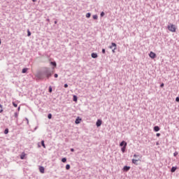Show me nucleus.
<instances>
[{
	"label": "nucleus",
	"instance_id": "79ce46f5",
	"mask_svg": "<svg viewBox=\"0 0 179 179\" xmlns=\"http://www.w3.org/2000/svg\"><path fill=\"white\" fill-rule=\"evenodd\" d=\"M55 24H57V21H56V22H55Z\"/></svg>",
	"mask_w": 179,
	"mask_h": 179
},
{
	"label": "nucleus",
	"instance_id": "9b49d317",
	"mask_svg": "<svg viewBox=\"0 0 179 179\" xmlns=\"http://www.w3.org/2000/svg\"><path fill=\"white\" fill-rule=\"evenodd\" d=\"M120 146H127V142L122 141L120 144Z\"/></svg>",
	"mask_w": 179,
	"mask_h": 179
},
{
	"label": "nucleus",
	"instance_id": "37998d69",
	"mask_svg": "<svg viewBox=\"0 0 179 179\" xmlns=\"http://www.w3.org/2000/svg\"><path fill=\"white\" fill-rule=\"evenodd\" d=\"M0 45H1V41H0Z\"/></svg>",
	"mask_w": 179,
	"mask_h": 179
},
{
	"label": "nucleus",
	"instance_id": "39448f33",
	"mask_svg": "<svg viewBox=\"0 0 179 179\" xmlns=\"http://www.w3.org/2000/svg\"><path fill=\"white\" fill-rule=\"evenodd\" d=\"M39 171H40V173H41L42 174H44V171H45L44 166H40V167H39Z\"/></svg>",
	"mask_w": 179,
	"mask_h": 179
},
{
	"label": "nucleus",
	"instance_id": "6ab92c4d",
	"mask_svg": "<svg viewBox=\"0 0 179 179\" xmlns=\"http://www.w3.org/2000/svg\"><path fill=\"white\" fill-rule=\"evenodd\" d=\"M73 101H78V96L76 95L73 96Z\"/></svg>",
	"mask_w": 179,
	"mask_h": 179
},
{
	"label": "nucleus",
	"instance_id": "c03bdc74",
	"mask_svg": "<svg viewBox=\"0 0 179 179\" xmlns=\"http://www.w3.org/2000/svg\"><path fill=\"white\" fill-rule=\"evenodd\" d=\"M178 1H179V0H178Z\"/></svg>",
	"mask_w": 179,
	"mask_h": 179
},
{
	"label": "nucleus",
	"instance_id": "72a5a7b5",
	"mask_svg": "<svg viewBox=\"0 0 179 179\" xmlns=\"http://www.w3.org/2000/svg\"><path fill=\"white\" fill-rule=\"evenodd\" d=\"M176 101H179V97H176Z\"/></svg>",
	"mask_w": 179,
	"mask_h": 179
},
{
	"label": "nucleus",
	"instance_id": "ea45409f",
	"mask_svg": "<svg viewBox=\"0 0 179 179\" xmlns=\"http://www.w3.org/2000/svg\"><path fill=\"white\" fill-rule=\"evenodd\" d=\"M112 51H113V52H115V50H114V49Z\"/></svg>",
	"mask_w": 179,
	"mask_h": 179
},
{
	"label": "nucleus",
	"instance_id": "2eb2a0df",
	"mask_svg": "<svg viewBox=\"0 0 179 179\" xmlns=\"http://www.w3.org/2000/svg\"><path fill=\"white\" fill-rule=\"evenodd\" d=\"M50 65H52L53 66H57V63L55 62H51Z\"/></svg>",
	"mask_w": 179,
	"mask_h": 179
},
{
	"label": "nucleus",
	"instance_id": "58836bf2",
	"mask_svg": "<svg viewBox=\"0 0 179 179\" xmlns=\"http://www.w3.org/2000/svg\"><path fill=\"white\" fill-rule=\"evenodd\" d=\"M18 111H20V106L18 107Z\"/></svg>",
	"mask_w": 179,
	"mask_h": 179
},
{
	"label": "nucleus",
	"instance_id": "e433bc0d",
	"mask_svg": "<svg viewBox=\"0 0 179 179\" xmlns=\"http://www.w3.org/2000/svg\"><path fill=\"white\" fill-rule=\"evenodd\" d=\"M64 87H66V88L68 87V84H65Z\"/></svg>",
	"mask_w": 179,
	"mask_h": 179
},
{
	"label": "nucleus",
	"instance_id": "ddd939ff",
	"mask_svg": "<svg viewBox=\"0 0 179 179\" xmlns=\"http://www.w3.org/2000/svg\"><path fill=\"white\" fill-rule=\"evenodd\" d=\"M177 170V167L173 166L171 169V173H174Z\"/></svg>",
	"mask_w": 179,
	"mask_h": 179
},
{
	"label": "nucleus",
	"instance_id": "7c9ffc66",
	"mask_svg": "<svg viewBox=\"0 0 179 179\" xmlns=\"http://www.w3.org/2000/svg\"><path fill=\"white\" fill-rule=\"evenodd\" d=\"M103 16H104V12H102V13H101V17H103Z\"/></svg>",
	"mask_w": 179,
	"mask_h": 179
},
{
	"label": "nucleus",
	"instance_id": "412c9836",
	"mask_svg": "<svg viewBox=\"0 0 179 179\" xmlns=\"http://www.w3.org/2000/svg\"><path fill=\"white\" fill-rule=\"evenodd\" d=\"M41 145H42L43 148H44V149H45V144H44V141H41Z\"/></svg>",
	"mask_w": 179,
	"mask_h": 179
},
{
	"label": "nucleus",
	"instance_id": "cd10ccee",
	"mask_svg": "<svg viewBox=\"0 0 179 179\" xmlns=\"http://www.w3.org/2000/svg\"><path fill=\"white\" fill-rule=\"evenodd\" d=\"M97 15H93V19H94V20H97Z\"/></svg>",
	"mask_w": 179,
	"mask_h": 179
},
{
	"label": "nucleus",
	"instance_id": "c85d7f7f",
	"mask_svg": "<svg viewBox=\"0 0 179 179\" xmlns=\"http://www.w3.org/2000/svg\"><path fill=\"white\" fill-rule=\"evenodd\" d=\"M178 155V152H175L173 153V156L176 157V156H177Z\"/></svg>",
	"mask_w": 179,
	"mask_h": 179
},
{
	"label": "nucleus",
	"instance_id": "a19ab883",
	"mask_svg": "<svg viewBox=\"0 0 179 179\" xmlns=\"http://www.w3.org/2000/svg\"><path fill=\"white\" fill-rule=\"evenodd\" d=\"M37 0H32L33 2H36Z\"/></svg>",
	"mask_w": 179,
	"mask_h": 179
},
{
	"label": "nucleus",
	"instance_id": "4be33fe9",
	"mask_svg": "<svg viewBox=\"0 0 179 179\" xmlns=\"http://www.w3.org/2000/svg\"><path fill=\"white\" fill-rule=\"evenodd\" d=\"M69 169H71V165L67 164V165L66 166V170H69Z\"/></svg>",
	"mask_w": 179,
	"mask_h": 179
},
{
	"label": "nucleus",
	"instance_id": "5701e85b",
	"mask_svg": "<svg viewBox=\"0 0 179 179\" xmlns=\"http://www.w3.org/2000/svg\"><path fill=\"white\" fill-rule=\"evenodd\" d=\"M62 163H66V158L62 159Z\"/></svg>",
	"mask_w": 179,
	"mask_h": 179
},
{
	"label": "nucleus",
	"instance_id": "c756f323",
	"mask_svg": "<svg viewBox=\"0 0 179 179\" xmlns=\"http://www.w3.org/2000/svg\"><path fill=\"white\" fill-rule=\"evenodd\" d=\"M13 106H14L15 107H17V104H16L15 102H13Z\"/></svg>",
	"mask_w": 179,
	"mask_h": 179
},
{
	"label": "nucleus",
	"instance_id": "4c0bfd02",
	"mask_svg": "<svg viewBox=\"0 0 179 179\" xmlns=\"http://www.w3.org/2000/svg\"><path fill=\"white\" fill-rule=\"evenodd\" d=\"M74 151H75V150L73 148L71 149V152H74Z\"/></svg>",
	"mask_w": 179,
	"mask_h": 179
},
{
	"label": "nucleus",
	"instance_id": "f704fd0d",
	"mask_svg": "<svg viewBox=\"0 0 179 179\" xmlns=\"http://www.w3.org/2000/svg\"><path fill=\"white\" fill-rule=\"evenodd\" d=\"M55 78H58V74L55 73Z\"/></svg>",
	"mask_w": 179,
	"mask_h": 179
},
{
	"label": "nucleus",
	"instance_id": "c9c22d12",
	"mask_svg": "<svg viewBox=\"0 0 179 179\" xmlns=\"http://www.w3.org/2000/svg\"><path fill=\"white\" fill-rule=\"evenodd\" d=\"M157 137L160 136V133H157Z\"/></svg>",
	"mask_w": 179,
	"mask_h": 179
},
{
	"label": "nucleus",
	"instance_id": "473e14b6",
	"mask_svg": "<svg viewBox=\"0 0 179 179\" xmlns=\"http://www.w3.org/2000/svg\"><path fill=\"white\" fill-rule=\"evenodd\" d=\"M160 87H164V83H162Z\"/></svg>",
	"mask_w": 179,
	"mask_h": 179
},
{
	"label": "nucleus",
	"instance_id": "b1692460",
	"mask_svg": "<svg viewBox=\"0 0 179 179\" xmlns=\"http://www.w3.org/2000/svg\"><path fill=\"white\" fill-rule=\"evenodd\" d=\"M27 33H28V37H30V36H31V32H30V30H28Z\"/></svg>",
	"mask_w": 179,
	"mask_h": 179
},
{
	"label": "nucleus",
	"instance_id": "393cba45",
	"mask_svg": "<svg viewBox=\"0 0 179 179\" xmlns=\"http://www.w3.org/2000/svg\"><path fill=\"white\" fill-rule=\"evenodd\" d=\"M49 92L52 93V87H49Z\"/></svg>",
	"mask_w": 179,
	"mask_h": 179
},
{
	"label": "nucleus",
	"instance_id": "7ed1b4c3",
	"mask_svg": "<svg viewBox=\"0 0 179 179\" xmlns=\"http://www.w3.org/2000/svg\"><path fill=\"white\" fill-rule=\"evenodd\" d=\"M149 56L150 58H152V59H155V58H156V53L150 52Z\"/></svg>",
	"mask_w": 179,
	"mask_h": 179
},
{
	"label": "nucleus",
	"instance_id": "bb28decb",
	"mask_svg": "<svg viewBox=\"0 0 179 179\" xmlns=\"http://www.w3.org/2000/svg\"><path fill=\"white\" fill-rule=\"evenodd\" d=\"M90 16H91L90 13H88L86 14V17H90Z\"/></svg>",
	"mask_w": 179,
	"mask_h": 179
},
{
	"label": "nucleus",
	"instance_id": "f03ea898",
	"mask_svg": "<svg viewBox=\"0 0 179 179\" xmlns=\"http://www.w3.org/2000/svg\"><path fill=\"white\" fill-rule=\"evenodd\" d=\"M168 30H169V31H171L172 33H176L177 28L176 27V25L170 24L169 25H168Z\"/></svg>",
	"mask_w": 179,
	"mask_h": 179
},
{
	"label": "nucleus",
	"instance_id": "9d476101",
	"mask_svg": "<svg viewBox=\"0 0 179 179\" xmlns=\"http://www.w3.org/2000/svg\"><path fill=\"white\" fill-rule=\"evenodd\" d=\"M91 57L92 58H97L98 57L97 53H94V52L92 53Z\"/></svg>",
	"mask_w": 179,
	"mask_h": 179
},
{
	"label": "nucleus",
	"instance_id": "2f4dec72",
	"mask_svg": "<svg viewBox=\"0 0 179 179\" xmlns=\"http://www.w3.org/2000/svg\"><path fill=\"white\" fill-rule=\"evenodd\" d=\"M102 52H103V54H106V49H103Z\"/></svg>",
	"mask_w": 179,
	"mask_h": 179
},
{
	"label": "nucleus",
	"instance_id": "1a4fd4ad",
	"mask_svg": "<svg viewBox=\"0 0 179 179\" xmlns=\"http://www.w3.org/2000/svg\"><path fill=\"white\" fill-rule=\"evenodd\" d=\"M80 121H82V119L78 117L76 121H75V123L76 124H80Z\"/></svg>",
	"mask_w": 179,
	"mask_h": 179
},
{
	"label": "nucleus",
	"instance_id": "0eeeda50",
	"mask_svg": "<svg viewBox=\"0 0 179 179\" xmlns=\"http://www.w3.org/2000/svg\"><path fill=\"white\" fill-rule=\"evenodd\" d=\"M154 131H155V132H159V131H160V127H159V126H155V127H154Z\"/></svg>",
	"mask_w": 179,
	"mask_h": 179
},
{
	"label": "nucleus",
	"instance_id": "a211bd4d",
	"mask_svg": "<svg viewBox=\"0 0 179 179\" xmlns=\"http://www.w3.org/2000/svg\"><path fill=\"white\" fill-rule=\"evenodd\" d=\"M52 75V73H46V76H47V78H50V76Z\"/></svg>",
	"mask_w": 179,
	"mask_h": 179
},
{
	"label": "nucleus",
	"instance_id": "aec40b11",
	"mask_svg": "<svg viewBox=\"0 0 179 179\" xmlns=\"http://www.w3.org/2000/svg\"><path fill=\"white\" fill-rule=\"evenodd\" d=\"M3 112V108L2 107V105L0 104V113Z\"/></svg>",
	"mask_w": 179,
	"mask_h": 179
},
{
	"label": "nucleus",
	"instance_id": "f257e3e1",
	"mask_svg": "<svg viewBox=\"0 0 179 179\" xmlns=\"http://www.w3.org/2000/svg\"><path fill=\"white\" fill-rule=\"evenodd\" d=\"M134 157H136V159H132V163L134 164L138 165V162H141V159H142V156H140L139 155L135 154L134 155Z\"/></svg>",
	"mask_w": 179,
	"mask_h": 179
},
{
	"label": "nucleus",
	"instance_id": "f8f14e48",
	"mask_svg": "<svg viewBox=\"0 0 179 179\" xmlns=\"http://www.w3.org/2000/svg\"><path fill=\"white\" fill-rule=\"evenodd\" d=\"M129 169H131V167L127 166H125L124 167V171H129Z\"/></svg>",
	"mask_w": 179,
	"mask_h": 179
},
{
	"label": "nucleus",
	"instance_id": "a878e982",
	"mask_svg": "<svg viewBox=\"0 0 179 179\" xmlns=\"http://www.w3.org/2000/svg\"><path fill=\"white\" fill-rule=\"evenodd\" d=\"M48 117L49 118V120H51V118H52V115L49 114V115H48Z\"/></svg>",
	"mask_w": 179,
	"mask_h": 179
},
{
	"label": "nucleus",
	"instance_id": "4468645a",
	"mask_svg": "<svg viewBox=\"0 0 179 179\" xmlns=\"http://www.w3.org/2000/svg\"><path fill=\"white\" fill-rule=\"evenodd\" d=\"M125 149H127V145H124L123 148L121 149L122 153H125Z\"/></svg>",
	"mask_w": 179,
	"mask_h": 179
},
{
	"label": "nucleus",
	"instance_id": "20e7f679",
	"mask_svg": "<svg viewBox=\"0 0 179 179\" xmlns=\"http://www.w3.org/2000/svg\"><path fill=\"white\" fill-rule=\"evenodd\" d=\"M101 124H103V121H101V120H98L96 121V127H101Z\"/></svg>",
	"mask_w": 179,
	"mask_h": 179
},
{
	"label": "nucleus",
	"instance_id": "dca6fc26",
	"mask_svg": "<svg viewBox=\"0 0 179 179\" xmlns=\"http://www.w3.org/2000/svg\"><path fill=\"white\" fill-rule=\"evenodd\" d=\"M27 71H28V69L27 68H25V69H22V73H26V72H27Z\"/></svg>",
	"mask_w": 179,
	"mask_h": 179
},
{
	"label": "nucleus",
	"instance_id": "423d86ee",
	"mask_svg": "<svg viewBox=\"0 0 179 179\" xmlns=\"http://www.w3.org/2000/svg\"><path fill=\"white\" fill-rule=\"evenodd\" d=\"M114 47V50H117V44L115 43H112V45L109 47V48L112 49Z\"/></svg>",
	"mask_w": 179,
	"mask_h": 179
},
{
	"label": "nucleus",
	"instance_id": "f3484780",
	"mask_svg": "<svg viewBox=\"0 0 179 179\" xmlns=\"http://www.w3.org/2000/svg\"><path fill=\"white\" fill-rule=\"evenodd\" d=\"M4 134H5L6 135H8V134H9V129H6L5 131H4Z\"/></svg>",
	"mask_w": 179,
	"mask_h": 179
},
{
	"label": "nucleus",
	"instance_id": "6e6552de",
	"mask_svg": "<svg viewBox=\"0 0 179 179\" xmlns=\"http://www.w3.org/2000/svg\"><path fill=\"white\" fill-rule=\"evenodd\" d=\"M24 157H26V153L22 152V153L21 154V155H20V159H21L22 160H23V159H24Z\"/></svg>",
	"mask_w": 179,
	"mask_h": 179
}]
</instances>
